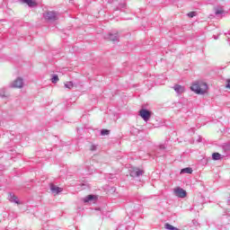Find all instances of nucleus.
Returning <instances> with one entry per match:
<instances>
[{"label":"nucleus","mask_w":230,"mask_h":230,"mask_svg":"<svg viewBox=\"0 0 230 230\" xmlns=\"http://www.w3.org/2000/svg\"><path fill=\"white\" fill-rule=\"evenodd\" d=\"M190 90L196 94H205L206 91H208V84L206 83H194L190 86Z\"/></svg>","instance_id":"f257e3e1"},{"label":"nucleus","mask_w":230,"mask_h":230,"mask_svg":"<svg viewBox=\"0 0 230 230\" xmlns=\"http://www.w3.org/2000/svg\"><path fill=\"white\" fill-rule=\"evenodd\" d=\"M43 17L45 21H49V22H53L58 19V13L55 11H48L43 13Z\"/></svg>","instance_id":"f03ea898"},{"label":"nucleus","mask_w":230,"mask_h":230,"mask_svg":"<svg viewBox=\"0 0 230 230\" xmlns=\"http://www.w3.org/2000/svg\"><path fill=\"white\" fill-rule=\"evenodd\" d=\"M24 85V82L22 78L18 77L12 83H10L9 87L12 89H22V87Z\"/></svg>","instance_id":"7ed1b4c3"},{"label":"nucleus","mask_w":230,"mask_h":230,"mask_svg":"<svg viewBox=\"0 0 230 230\" xmlns=\"http://www.w3.org/2000/svg\"><path fill=\"white\" fill-rule=\"evenodd\" d=\"M139 116L142 117L144 121H148L150 118H152V111L146 110V109H142L139 111Z\"/></svg>","instance_id":"20e7f679"},{"label":"nucleus","mask_w":230,"mask_h":230,"mask_svg":"<svg viewBox=\"0 0 230 230\" xmlns=\"http://www.w3.org/2000/svg\"><path fill=\"white\" fill-rule=\"evenodd\" d=\"M214 13L216 17H224L226 15V11L224 10V6L217 5L214 7Z\"/></svg>","instance_id":"39448f33"},{"label":"nucleus","mask_w":230,"mask_h":230,"mask_svg":"<svg viewBox=\"0 0 230 230\" xmlns=\"http://www.w3.org/2000/svg\"><path fill=\"white\" fill-rule=\"evenodd\" d=\"M104 39L111 40L112 42H118L119 35L118 34V32H110L106 36H104Z\"/></svg>","instance_id":"423d86ee"},{"label":"nucleus","mask_w":230,"mask_h":230,"mask_svg":"<svg viewBox=\"0 0 230 230\" xmlns=\"http://www.w3.org/2000/svg\"><path fill=\"white\" fill-rule=\"evenodd\" d=\"M144 173L143 170H140L138 168H131L129 170V175L130 177H141V175Z\"/></svg>","instance_id":"0eeeda50"},{"label":"nucleus","mask_w":230,"mask_h":230,"mask_svg":"<svg viewBox=\"0 0 230 230\" xmlns=\"http://www.w3.org/2000/svg\"><path fill=\"white\" fill-rule=\"evenodd\" d=\"M186 190H184L182 188L178 187L174 189V195L178 197L179 199H184L186 197Z\"/></svg>","instance_id":"6e6552de"},{"label":"nucleus","mask_w":230,"mask_h":230,"mask_svg":"<svg viewBox=\"0 0 230 230\" xmlns=\"http://www.w3.org/2000/svg\"><path fill=\"white\" fill-rule=\"evenodd\" d=\"M50 190L54 195H58L62 191V188L56 186L55 184H50Z\"/></svg>","instance_id":"1a4fd4ad"},{"label":"nucleus","mask_w":230,"mask_h":230,"mask_svg":"<svg viewBox=\"0 0 230 230\" xmlns=\"http://www.w3.org/2000/svg\"><path fill=\"white\" fill-rule=\"evenodd\" d=\"M173 89L177 94H182V93H184V91H186V88H184V86L180 85V84H175L173 86Z\"/></svg>","instance_id":"9d476101"},{"label":"nucleus","mask_w":230,"mask_h":230,"mask_svg":"<svg viewBox=\"0 0 230 230\" xmlns=\"http://www.w3.org/2000/svg\"><path fill=\"white\" fill-rule=\"evenodd\" d=\"M8 200H10V202H14V204H19V198H17V196L12 192H10L8 195Z\"/></svg>","instance_id":"9b49d317"},{"label":"nucleus","mask_w":230,"mask_h":230,"mask_svg":"<svg viewBox=\"0 0 230 230\" xmlns=\"http://www.w3.org/2000/svg\"><path fill=\"white\" fill-rule=\"evenodd\" d=\"M22 3L27 4L29 8H35V6H37V2L35 1H22Z\"/></svg>","instance_id":"f8f14e48"},{"label":"nucleus","mask_w":230,"mask_h":230,"mask_svg":"<svg viewBox=\"0 0 230 230\" xmlns=\"http://www.w3.org/2000/svg\"><path fill=\"white\" fill-rule=\"evenodd\" d=\"M225 155H222L219 153H213L212 154V159L213 161H220V159H224Z\"/></svg>","instance_id":"ddd939ff"},{"label":"nucleus","mask_w":230,"mask_h":230,"mask_svg":"<svg viewBox=\"0 0 230 230\" xmlns=\"http://www.w3.org/2000/svg\"><path fill=\"white\" fill-rule=\"evenodd\" d=\"M0 98H8V94H6V87L0 88Z\"/></svg>","instance_id":"4468645a"},{"label":"nucleus","mask_w":230,"mask_h":230,"mask_svg":"<svg viewBox=\"0 0 230 230\" xmlns=\"http://www.w3.org/2000/svg\"><path fill=\"white\" fill-rule=\"evenodd\" d=\"M181 173H193V169L186 167L181 171Z\"/></svg>","instance_id":"2eb2a0df"},{"label":"nucleus","mask_w":230,"mask_h":230,"mask_svg":"<svg viewBox=\"0 0 230 230\" xmlns=\"http://www.w3.org/2000/svg\"><path fill=\"white\" fill-rule=\"evenodd\" d=\"M92 200H94V196L93 195H88L86 198L84 199V202H91Z\"/></svg>","instance_id":"dca6fc26"},{"label":"nucleus","mask_w":230,"mask_h":230,"mask_svg":"<svg viewBox=\"0 0 230 230\" xmlns=\"http://www.w3.org/2000/svg\"><path fill=\"white\" fill-rule=\"evenodd\" d=\"M50 80H51L52 84H57L60 79L58 78V75H52V77Z\"/></svg>","instance_id":"f3484780"},{"label":"nucleus","mask_w":230,"mask_h":230,"mask_svg":"<svg viewBox=\"0 0 230 230\" xmlns=\"http://www.w3.org/2000/svg\"><path fill=\"white\" fill-rule=\"evenodd\" d=\"M164 227H165V229H168V230H179V228H177V227H175V226H172L168 223L165 224Z\"/></svg>","instance_id":"a211bd4d"},{"label":"nucleus","mask_w":230,"mask_h":230,"mask_svg":"<svg viewBox=\"0 0 230 230\" xmlns=\"http://www.w3.org/2000/svg\"><path fill=\"white\" fill-rule=\"evenodd\" d=\"M74 86H75V84H73V82H71V81L65 83L66 89H73Z\"/></svg>","instance_id":"6ab92c4d"},{"label":"nucleus","mask_w":230,"mask_h":230,"mask_svg":"<svg viewBox=\"0 0 230 230\" xmlns=\"http://www.w3.org/2000/svg\"><path fill=\"white\" fill-rule=\"evenodd\" d=\"M109 134H111V131L108 129L101 130V136H109Z\"/></svg>","instance_id":"aec40b11"},{"label":"nucleus","mask_w":230,"mask_h":230,"mask_svg":"<svg viewBox=\"0 0 230 230\" xmlns=\"http://www.w3.org/2000/svg\"><path fill=\"white\" fill-rule=\"evenodd\" d=\"M187 15L190 17V19H193V17L197 16V12H190L187 13Z\"/></svg>","instance_id":"412c9836"},{"label":"nucleus","mask_w":230,"mask_h":230,"mask_svg":"<svg viewBox=\"0 0 230 230\" xmlns=\"http://www.w3.org/2000/svg\"><path fill=\"white\" fill-rule=\"evenodd\" d=\"M98 149V146L93 144L91 146H90V150L91 152H96V150Z\"/></svg>","instance_id":"4be33fe9"},{"label":"nucleus","mask_w":230,"mask_h":230,"mask_svg":"<svg viewBox=\"0 0 230 230\" xmlns=\"http://www.w3.org/2000/svg\"><path fill=\"white\" fill-rule=\"evenodd\" d=\"M125 6H127V4H125V2H123V3L118 7V10H121V8H125Z\"/></svg>","instance_id":"5701e85b"},{"label":"nucleus","mask_w":230,"mask_h":230,"mask_svg":"<svg viewBox=\"0 0 230 230\" xmlns=\"http://www.w3.org/2000/svg\"><path fill=\"white\" fill-rule=\"evenodd\" d=\"M223 148H224V150L229 151L230 150V144L225 145Z\"/></svg>","instance_id":"b1692460"},{"label":"nucleus","mask_w":230,"mask_h":230,"mask_svg":"<svg viewBox=\"0 0 230 230\" xmlns=\"http://www.w3.org/2000/svg\"><path fill=\"white\" fill-rule=\"evenodd\" d=\"M159 150H166V146L161 145V146H159Z\"/></svg>","instance_id":"393cba45"},{"label":"nucleus","mask_w":230,"mask_h":230,"mask_svg":"<svg viewBox=\"0 0 230 230\" xmlns=\"http://www.w3.org/2000/svg\"><path fill=\"white\" fill-rule=\"evenodd\" d=\"M227 84L226 85V89H230V80L228 79L227 81Z\"/></svg>","instance_id":"a878e982"},{"label":"nucleus","mask_w":230,"mask_h":230,"mask_svg":"<svg viewBox=\"0 0 230 230\" xmlns=\"http://www.w3.org/2000/svg\"><path fill=\"white\" fill-rule=\"evenodd\" d=\"M19 1H33V0H19Z\"/></svg>","instance_id":"bb28decb"},{"label":"nucleus","mask_w":230,"mask_h":230,"mask_svg":"<svg viewBox=\"0 0 230 230\" xmlns=\"http://www.w3.org/2000/svg\"><path fill=\"white\" fill-rule=\"evenodd\" d=\"M227 203L230 204V199L227 200Z\"/></svg>","instance_id":"cd10ccee"}]
</instances>
